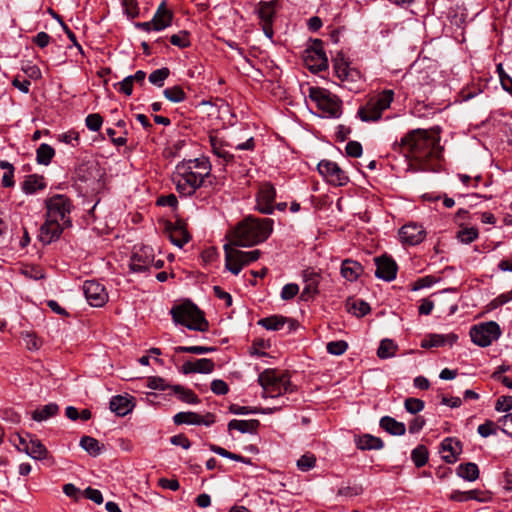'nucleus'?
Masks as SVG:
<instances>
[{
  "label": "nucleus",
  "mask_w": 512,
  "mask_h": 512,
  "mask_svg": "<svg viewBox=\"0 0 512 512\" xmlns=\"http://www.w3.org/2000/svg\"><path fill=\"white\" fill-rule=\"evenodd\" d=\"M55 155V150L52 146L42 143L36 150V160L39 164L48 165Z\"/></svg>",
  "instance_id": "43"
},
{
  "label": "nucleus",
  "mask_w": 512,
  "mask_h": 512,
  "mask_svg": "<svg viewBox=\"0 0 512 512\" xmlns=\"http://www.w3.org/2000/svg\"><path fill=\"white\" fill-rule=\"evenodd\" d=\"M299 292V286L295 283H289L284 285L281 291V298L283 300L293 299Z\"/></svg>",
  "instance_id": "58"
},
{
  "label": "nucleus",
  "mask_w": 512,
  "mask_h": 512,
  "mask_svg": "<svg viewBox=\"0 0 512 512\" xmlns=\"http://www.w3.org/2000/svg\"><path fill=\"white\" fill-rule=\"evenodd\" d=\"M69 227L70 226H65L63 222L46 217L45 222L40 228V240L44 244H50L53 241L58 240L64 229Z\"/></svg>",
  "instance_id": "16"
},
{
  "label": "nucleus",
  "mask_w": 512,
  "mask_h": 512,
  "mask_svg": "<svg viewBox=\"0 0 512 512\" xmlns=\"http://www.w3.org/2000/svg\"><path fill=\"white\" fill-rule=\"evenodd\" d=\"M133 82L129 76L125 77L122 81L114 85V87L121 93L130 96L133 92Z\"/></svg>",
  "instance_id": "61"
},
{
  "label": "nucleus",
  "mask_w": 512,
  "mask_h": 512,
  "mask_svg": "<svg viewBox=\"0 0 512 512\" xmlns=\"http://www.w3.org/2000/svg\"><path fill=\"white\" fill-rule=\"evenodd\" d=\"M274 221L270 218L248 216L234 228L231 244L236 247H251L264 242L273 231Z\"/></svg>",
  "instance_id": "3"
},
{
  "label": "nucleus",
  "mask_w": 512,
  "mask_h": 512,
  "mask_svg": "<svg viewBox=\"0 0 512 512\" xmlns=\"http://www.w3.org/2000/svg\"><path fill=\"white\" fill-rule=\"evenodd\" d=\"M334 69L341 82L354 81L355 77L359 76L358 72L350 69L346 63L336 62L334 64Z\"/></svg>",
  "instance_id": "42"
},
{
  "label": "nucleus",
  "mask_w": 512,
  "mask_h": 512,
  "mask_svg": "<svg viewBox=\"0 0 512 512\" xmlns=\"http://www.w3.org/2000/svg\"><path fill=\"white\" fill-rule=\"evenodd\" d=\"M230 148L235 150H254L255 140L252 135L248 133L247 128H240L239 130L231 131L229 139L227 140Z\"/></svg>",
  "instance_id": "17"
},
{
  "label": "nucleus",
  "mask_w": 512,
  "mask_h": 512,
  "mask_svg": "<svg viewBox=\"0 0 512 512\" xmlns=\"http://www.w3.org/2000/svg\"><path fill=\"white\" fill-rule=\"evenodd\" d=\"M309 97L317 108L327 117L338 118L341 115V100L327 90L319 87L309 89Z\"/></svg>",
  "instance_id": "8"
},
{
  "label": "nucleus",
  "mask_w": 512,
  "mask_h": 512,
  "mask_svg": "<svg viewBox=\"0 0 512 512\" xmlns=\"http://www.w3.org/2000/svg\"><path fill=\"white\" fill-rule=\"evenodd\" d=\"M356 446L360 450H379L383 448L384 443L379 437L371 434H364L355 440Z\"/></svg>",
  "instance_id": "34"
},
{
  "label": "nucleus",
  "mask_w": 512,
  "mask_h": 512,
  "mask_svg": "<svg viewBox=\"0 0 512 512\" xmlns=\"http://www.w3.org/2000/svg\"><path fill=\"white\" fill-rule=\"evenodd\" d=\"M171 390L178 396V398L188 404H198L200 399L198 396L188 388H185L181 385H173L171 386Z\"/></svg>",
  "instance_id": "40"
},
{
  "label": "nucleus",
  "mask_w": 512,
  "mask_h": 512,
  "mask_svg": "<svg viewBox=\"0 0 512 512\" xmlns=\"http://www.w3.org/2000/svg\"><path fill=\"white\" fill-rule=\"evenodd\" d=\"M122 5L125 14L129 18H136L139 16L140 11L136 0H123Z\"/></svg>",
  "instance_id": "57"
},
{
  "label": "nucleus",
  "mask_w": 512,
  "mask_h": 512,
  "mask_svg": "<svg viewBox=\"0 0 512 512\" xmlns=\"http://www.w3.org/2000/svg\"><path fill=\"white\" fill-rule=\"evenodd\" d=\"M404 406L407 412L417 414L424 409V402L418 398H407Z\"/></svg>",
  "instance_id": "55"
},
{
  "label": "nucleus",
  "mask_w": 512,
  "mask_h": 512,
  "mask_svg": "<svg viewBox=\"0 0 512 512\" xmlns=\"http://www.w3.org/2000/svg\"><path fill=\"white\" fill-rule=\"evenodd\" d=\"M173 421L176 425L189 424V425H205L211 426L215 422V416L207 413L205 416L195 412H179L174 415Z\"/></svg>",
  "instance_id": "18"
},
{
  "label": "nucleus",
  "mask_w": 512,
  "mask_h": 512,
  "mask_svg": "<svg viewBox=\"0 0 512 512\" xmlns=\"http://www.w3.org/2000/svg\"><path fill=\"white\" fill-rule=\"evenodd\" d=\"M394 99L393 90H384L377 96L370 98L364 106H361L357 115L363 122H376L381 119Z\"/></svg>",
  "instance_id": "5"
},
{
  "label": "nucleus",
  "mask_w": 512,
  "mask_h": 512,
  "mask_svg": "<svg viewBox=\"0 0 512 512\" xmlns=\"http://www.w3.org/2000/svg\"><path fill=\"white\" fill-rule=\"evenodd\" d=\"M103 123V118L98 113L89 114L85 119L87 128L93 132L98 131Z\"/></svg>",
  "instance_id": "56"
},
{
  "label": "nucleus",
  "mask_w": 512,
  "mask_h": 512,
  "mask_svg": "<svg viewBox=\"0 0 512 512\" xmlns=\"http://www.w3.org/2000/svg\"><path fill=\"white\" fill-rule=\"evenodd\" d=\"M380 427L391 435L402 436L406 432L405 424L393 417L384 416L380 419Z\"/></svg>",
  "instance_id": "33"
},
{
  "label": "nucleus",
  "mask_w": 512,
  "mask_h": 512,
  "mask_svg": "<svg viewBox=\"0 0 512 512\" xmlns=\"http://www.w3.org/2000/svg\"><path fill=\"white\" fill-rule=\"evenodd\" d=\"M80 446L83 448L90 456L96 457L100 455L104 449V445L100 444V442L90 436H83L80 439Z\"/></svg>",
  "instance_id": "39"
},
{
  "label": "nucleus",
  "mask_w": 512,
  "mask_h": 512,
  "mask_svg": "<svg viewBox=\"0 0 512 512\" xmlns=\"http://www.w3.org/2000/svg\"><path fill=\"white\" fill-rule=\"evenodd\" d=\"M286 324L288 325L289 332L295 330L297 327V322L295 320L284 317L282 315H272L266 318H262L258 321V325L271 331L281 330Z\"/></svg>",
  "instance_id": "22"
},
{
  "label": "nucleus",
  "mask_w": 512,
  "mask_h": 512,
  "mask_svg": "<svg viewBox=\"0 0 512 512\" xmlns=\"http://www.w3.org/2000/svg\"><path fill=\"white\" fill-rule=\"evenodd\" d=\"M276 197L275 187L270 182L261 183L256 195L257 210L262 214L274 212V200Z\"/></svg>",
  "instance_id": "13"
},
{
  "label": "nucleus",
  "mask_w": 512,
  "mask_h": 512,
  "mask_svg": "<svg viewBox=\"0 0 512 512\" xmlns=\"http://www.w3.org/2000/svg\"><path fill=\"white\" fill-rule=\"evenodd\" d=\"M303 280L305 286L301 293V299L307 301L319 293L320 274L312 268L305 269L303 271Z\"/></svg>",
  "instance_id": "21"
},
{
  "label": "nucleus",
  "mask_w": 512,
  "mask_h": 512,
  "mask_svg": "<svg viewBox=\"0 0 512 512\" xmlns=\"http://www.w3.org/2000/svg\"><path fill=\"white\" fill-rule=\"evenodd\" d=\"M258 381L263 388L264 397L276 398L292 391L289 377L285 374H278L274 370L262 372L258 377Z\"/></svg>",
  "instance_id": "6"
},
{
  "label": "nucleus",
  "mask_w": 512,
  "mask_h": 512,
  "mask_svg": "<svg viewBox=\"0 0 512 512\" xmlns=\"http://www.w3.org/2000/svg\"><path fill=\"white\" fill-rule=\"evenodd\" d=\"M225 267L234 275H238L242 268L259 259L261 252L259 250L242 251L224 246Z\"/></svg>",
  "instance_id": "9"
},
{
  "label": "nucleus",
  "mask_w": 512,
  "mask_h": 512,
  "mask_svg": "<svg viewBox=\"0 0 512 512\" xmlns=\"http://www.w3.org/2000/svg\"><path fill=\"white\" fill-rule=\"evenodd\" d=\"M163 94L166 99L173 103H180L186 99L184 90L178 85L166 88Z\"/></svg>",
  "instance_id": "45"
},
{
  "label": "nucleus",
  "mask_w": 512,
  "mask_h": 512,
  "mask_svg": "<svg viewBox=\"0 0 512 512\" xmlns=\"http://www.w3.org/2000/svg\"><path fill=\"white\" fill-rule=\"evenodd\" d=\"M169 238L171 242L182 248L190 240V235L181 223H177L169 230Z\"/></svg>",
  "instance_id": "35"
},
{
  "label": "nucleus",
  "mask_w": 512,
  "mask_h": 512,
  "mask_svg": "<svg viewBox=\"0 0 512 512\" xmlns=\"http://www.w3.org/2000/svg\"><path fill=\"white\" fill-rule=\"evenodd\" d=\"M210 171V164L204 158H196L179 163L173 176L177 192L182 196H191L202 186L204 179L209 176Z\"/></svg>",
  "instance_id": "2"
},
{
  "label": "nucleus",
  "mask_w": 512,
  "mask_h": 512,
  "mask_svg": "<svg viewBox=\"0 0 512 512\" xmlns=\"http://www.w3.org/2000/svg\"><path fill=\"white\" fill-rule=\"evenodd\" d=\"M440 136L425 129H415L395 142L393 149L410 160L413 171H435L441 157Z\"/></svg>",
  "instance_id": "1"
},
{
  "label": "nucleus",
  "mask_w": 512,
  "mask_h": 512,
  "mask_svg": "<svg viewBox=\"0 0 512 512\" xmlns=\"http://www.w3.org/2000/svg\"><path fill=\"white\" fill-rule=\"evenodd\" d=\"M170 42L172 45L179 48H187L191 45L189 33L187 31H180L177 34H173L170 37Z\"/></svg>",
  "instance_id": "51"
},
{
  "label": "nucleus",
  "mask_w": 512,
  "mask_h": 512,
  "mask_svg": "<svg viewBox=\"0 0 512 512\" xmlns=\"http://www.w3.org/2000/svg\"><path fill=\"white\" fill-rule=\"evenodd\" d=\"M170 70L167 67L156 69L150 73L148 80L151 84L162 87L165 80L169 77Z\"/></svg>",
  "instance_id": "47"
},
{
  "label": "nucleus",
  "mask_w": 512,
  "mask_h": 512,
  "mask_svg": "<svg viewBox=\"0 0 512 512\" xmlns=\"http://www.w3.org/2000/svg\"><path fill=\"white\" fill-rule=\"evenodd\" d=\"M45 187L46 183L44 182V178L36 174L27 176L22 185V189L26 194H34Z\"/></svg>",
  "instance_id": "38"
},
{
  "label": "nucleus",
  "mask_w": 512,
  "mask_h": 512,
  "mask_svg": "<svg viewBox=\"0 0 512 512\" xmlns=\"http://www.w3.org/2000/svg\"><path fill=\"white\" fill-rule=\"evenodd\" d=\"M134 249L129 264L130 269L133 272H144L148 270L154 262L153 249L150 246L135 247Z\"/></svg>",
  "instance_id": "15"
},
{
  "label": "nucleus",
  "mask_w": 512,
  "mask_h": 512,
  "mask_svg": "<svg viewBox=\"0 0 512 512\" xmlns=\"http://www.w3.org/2000/svg\"><path fill=\"white\" fill-rule=\"evenodd\" d=\"M83 293L88 303L93 307H102L108 301V294L105 287L95 280H87L84 282Z\"/></svg>",
  "instance_id": "14"
},
{
  "label": "nucleus",
  "mask_w": 512,
  "mask_h": 512,
  "mask_svg": "<svg viewBox=\"0 0 512 512\" xmlns=\"http://www.w3.org/2000/svg\"><path fill=\"white\" fill-rule=\"evenodd\" d=\"M411 458L416 467H423L428 461L427 448L424 445L417 446L412 450Z\"/></svg>",
  "instance_id": "46"
},
{
  "label": "nucleus",
  "mask_w": 512,
  "mask_h": 512,
  "mask_svg": "<svg viewBox=\"0 0 512 512\" xmlns=\"http://www.w3.org/2000/svg\"><path fill=\"white\" fill-rule=\"evenodd\" d=\"M326 348H327L328 353H330L332 355L339 356L346 352V350L348 348V344L343 340L331 341V342L327 343Z\"/></svg>",
  "instance_id": "53"
},
{
  "label": "nucleus",
  "mask_w": 512,
  "mask_h": 512,
  "mask_svg": "<svg viewBox=\"0 0 512 512\" xmlns=\"http://www.w3.org/2000/svg\"><path fill=\"white\" fill-rule=\"evenodd\" d=\"M215 369V363L208 358H200L196 360H188L181 366L180 371L183 374L201 373L210 374Z\"/></svg>",
  "instance_id": "23"
},
{
  "label": "nucleus",
  "mask_w": 512,
  "mask_h": 512,
  "mask_svg": "<svg viewBox=\"0 0 512 512\" xmlns=\"http://www.w3.org/2000/svg\"><path fill=\"white\" fill-rule=\"evenodd\" d=\"M346 154L350 157L358 158L362 155V145L357 141H349L345 147Z\"/></svg>",
  "instance_id": "60"
},
{
  "label": "nucleus",
  "mask_w": 512,
  "mask_h": 512,
  "mask_svg": "<svg viewBox=\"0 0 512 512\" xmlns=\"http://www.w3.org/2000/svg\"><path fill=\"white\" fill-rule=\"evenodd\" d=\"M376 271L375 276L385 281H392L396 278L397 264L388 256H381L375 258Z\"/></svg>",
  "instance_id": "20"
},
{
  "label": "nucleus",
  "mask_w": 512,
  "mask_h": 512,
  "mask_svg": "<svg viewBox=\"0 0 512 512\" xmlns=\"http://www.w3.org/2000/svg\"><path fill=\"white\" fill-rule=\"evenodd\" d=\"M458 339V336L456 334H447V335H441V334H430L421 342L422 348H432V347H440L444 346L446 344L453 345Z\"/></svg>",
  "instance_id": "30"
},
{
  "label": "nucleus",
  "mask_w": 512,
  "mask_h": 512,
  "mask_svg": "<svg viewBox=\"0 0 512 512\" xmlns=\"http://www.w3.org/2000/svg\"><path fill=\"white\" fill-rule=\"evenodd\" d=\"M364 272L363 266L352 259H345L341 263L340 274L349 282L356 281Z\"/></svg>",
  "instance_id": "26"
},
{
  "label": "nucleus",
  "mask_w": 512,
  "mask_h": 512,
  "mask_svg": "<svg viewBox=\"0 0 512 512\" xmlns=\"http://www.w3.org/2000/svg\"><path fill=\"white\" fill-rule=\"evenodd\" d=\"M441 451L443 460L452 464L457 461V457L462 451V444L459 440L451 437L445 438L441 443Z\"/></svg>",
  "instance_id": "25"
},
{
  "label": "nucleus",
  "mask_w": 512,
  "mask_h": 512,
  "mask_svg": "<svg viewBox=\"0 0 512 512\" xmlns=\"http://www.w3.org/2000/svg\"><path fill=\"white\" fill-rule=\"evenodd\" d=\"M316 465V457L314 454L307 452L303 454L296 463L297 468L302 472L313 469Z\"/></svg>",
  "instance_id": "49"
},
{
  "label": "nucleus",
  "mask_w": 512,
  "mask_h": 512,
  "mask_svg": "<svg viewBox=\"0 0 512 512\" xmlns=\"http://www.w3.org/2000/svg\"><path fill=\"white\" fill-rule=\"evenodd\" d=\"M456 473L459 477L469 482H473L479 478L478 466L473 462L460 464L457 467Z\"/></svg>",
  "instance_id": "37"
},
{
  "label": "nucleus",
  "mask_w": 512,
  "mask_h": 512,
  "mask_svg": "<svg viewBox=\"0 0 512 512\" xmlns=\"http://www.w3.org/2000/svg\"><path fill=\"white\" fill-rule=\"evenodd\" d=\"M501 336L500 326L494 322H484L474 325L470 329V337L474 344L487 347Z\"/></svg>",
  "instance_id": "10"
},
{
  "label": "nucleus",
  "mask_w": 512,
  "mask_h": 512,
  "mask_svg": "<svg viewBox=\"0 0 512 512\" xmlns=\"http://www.w3.org/2000/svg\"><path fill=\"white\" fill-rule=\"evenodd\" d=\"M317 168L326 181L334 186H344L349 182L348 176L336 162L322 160Z\"/></svg>",
  "instance_id": "12"
},
{
  "label": "nucleus",
  "mask_w": 512,
  "mask_h": 512,
  "mask_svg": "<svg viewBox=\"0 0 512 512\" xmlns=\"http://www.w3.org/2000/svg\"><path fill=\"white\" fill-rule=\"evenodd\" d=\"M211 390L216 395H225L229 391L227 383L221 379H215L211 382Z\"/></svg>",
  "instance_id": "63"
},
{
  "label": "nucleus",
  "mask_w": 512,
  "mask_h": 512,
  "mask_svg": "<svg viewBox=\"0 0 512 512\" xmlns=\"http://www.w3.org/2000/svg\"><path fill=\"white\" fill-rule=\"evenodd\" d=\"M176 353H192L197 355H202L210 352H214L216 350L215 347H206V346H177L174 348Z\"/></svg>",
  "instance_id": "50"
},
{
  "label": "nucleus",
  "mask_w": 512,
  "mask_h": 512,
  "mask_svg": "<svg viewBox=\"0 0 512 512\" xmlns=\"http://www.w3.org/2000/svg\"><path fill=\"white\" fill-rule=\"evenodd\" d=\"M84 495L87 499L95 502L96 504L103 503V495L100 490L88 487L84 490Z\"/></svg>",
  "instance_id": "64"
},
{
  "label": "nucleus",
  "mask_w": 512,
  "mask_h": 512,
  "mask_svg": "<svg viewBox=\"0 0 512 512\" xmlns=\"http://www.w3.org/2000/svg\"><path fill=\"white\" fill-rule=\"evenodd\" d=\"M279 7V0L260 1L257 4L256 12L261 22H273L275 13Z\"/></svg>",
  "instance_id": "29"
},
{
  "label": "nucleus",
  "mask_w": 512,
  "mask_h": 512,
  "mask_svg": "<svg viewBox=\"0 0 512 512\" xmlns=\"http://www.w3.org/2000/svg\"><path fill=\"white\" fill-rule=\"evenodd\" d=\"M110 409L117 416H125L132 411L133 404L130 399L122 395L113 396L110 400Z\"/></svg>",
  "instance_id": "31"
},
{
  "label": "nucleus",
  "mask_w": 512,
  "mask_h": 512,
  "mask_svg": "<svg viewBox=\"0 0 512 512\" xmlns=\"http://www.w3.org/2000/svg\"><path fill=\"white\" fill-rule=\"evenodd\" d=\"M362 492H363V488L361 485L356 484V483H353V484L347 483V484L339 487V489L337 491V495L346 497V498H352V497L362 494Z\"/></svg>",
  "instance_id": "48"
},
{
  "label": "nucleus",
  "mask_w": 512,
  "mask_h": 512,
  "mask_svg": "<svg viewBox=\"0 0 512 512\" xmlns=\"http://www.w3.org/2000/svg\"><path fill=\"white\" fill-rule=\"evenodd\" d=\"M46 217L72 226L71 212L74 209L72 200L64 194H54L45 200Z\"/></svg>",
  "instance_id": "7"
},
{
  "label": "nucleus",
  "mask_w": 512,
  "mask_h": 512,
  "mask_svg": "<svg viewBox=\"0 0 512 512\" xmlns=\"http://www.w3.org/2000/svg\"><path fill=\"white\" fill-rule=\"evenodd\" d=\"M260 422L257 419L237 420L233 419L228 423V430H237L240 433H256Z\"/></svg>",
  "instance_id": "32"
},
{
  "label": "nucleus",
  "mask_w": 512,
  "mask_h": 512,
  "mask_svg": "<svg viewBox=\"0 0 512 512\" xmlns=\"http://www.w3.org/2000/svg\"><path fill=\"white\" fill-rule=\"evenodd\" d=\"M147 386L150 388V389H154V390H166L168 388L171 389V386H169L168 384H166L165 380L161 377H150L148 378L147 380Z\"/></svg>",
  "instance_id": "62"
},
{
  "label": "nucleus",
  "mask_w": 512,
  "mask_h": 512,
  "mask_svg": "<svg viewBox=\"0 0 512 512\" xmlns=\"http://www.w3.org/2000/svg\"><path fill=\"white\" fill-rule=\"evenodd\" d=\"M426 236V232L421 225L409 223L399 230V238L402 243L407 245H417L421 243Z\"/></svg>",
  "instance_id": "19"
},
{
  "label": "nucleus",
  "mask_w": 512,
  "mask_h": 512,
  "mask_svg": "<svg viewBox=\"0 0 512 512\" xmlns=\"http://www.w3.org/2000/svg\"><path fill=\"white\" fill-rule=\"evenodd\" d=\"M478 237V230L476 228H464L460 230L457 234V238L460 242L469 244L473 242Z\"/></svg>",
  "instance_id": "52"
},
{
  "label": "nucleus",
  "mask_w": 512,
  "mask_h": 512,
  "mask_svg": "<svg viewBox=\"0 0 512 512\" xmlns=\"http://www.w3.org/2000/svg\"><path fill=\"white\" fill-rule=\"evenodd\" d=\"M59 411V406L55 403H49L35 409L32 413V419L37 422L46 421L55 416Z\"/></svg>",
  "instance_id": "36"
},
{
  "label": "nucleus",
  "mask_w": 512,
  "mask_h": 512,
  "mask_svg": "<svg viewBox=\"0 0 512 512\" xmlns=\"http://www.w3.org/2000/svg\"><path fill=\"white\" fill-rule=\"evenodd\" d=\"M398 346L390 339H383L377 350V356L381 359L391 358L395 355Z\"/></svg>",
  "instance_id": "44"
},
{
  "label": "nucleus",
  "mask_w": 512,
  "mask_h": 512,
  "mask_svg": "<svg viewBox=\"0 0 512 512\" xmlns=\"http://www.w3.org/2000/svg\"><path fill=\"white\" fill-rule=\"evenodd\" d=\"M209 142L213 153L223 159L225 163H230L234 160V155L230 152V145L227 140L220 138L217 135H210Z\"/></svg>",
  "instance_id": "24"
},
{
  "label": "nucleus",
  "mask_w": 512,
  "mask_h": 512,
  "mask_svg": "<svg viewBox=\"0 0 512 512\" xmlns=\"http://www.w3.org/2000/svg\"><path fill=\"white\" fill-rule=\"evenodd\" d=\"M497 73L503 89L512 94V78L504 71L501 63L497 65Z\"/></svg>",
  "instance_id": "54"
},
{
  "label": "nucleus",
  "mask_w": 512,
  "mask_h": 512,
  "mask_svg": "<svg viewBox=\"0 0 512 512\" xmlns=\"http://www.w3.org/2000/svg\"><path fill=\"white\" fill-rule=\"evenodd\" d=\"M173 13L166 7L163 1L157 8L152 20L154 23V31H162L169 27L172 23Z\"/></svg>",
  "instance_id": "27"
},
{
  "label": "nucleus",
  "mask_w": 512,
  "mask_h": 512,
  "mask_svg": "<svg viewBox=\"0 0 512 512\" xmlns=\"http://www.w3.org/2000/svg\"><path fill=\"white\" fill-rule=\"evenodd\" d=\"M170 314L175 324L185 326L189 330L204 332L208 330V322L202 311L191 301L174 305Z\"/></svg>",
  "instance_id": "4"
},
{
  "label": "nucleus",
  "mask_w": 512,
  "mask_h": 512,
  "mask_svg": "<svg viewBox=\"0 0 512 512\" xmlns=\"http://www.w3.org/2000/svg\"><path fill=\"white\" fill-rule=\"evenodd\" d=\"M512 409V396H501L497 399L495 410L498 412H507Z\"/></svg>",
  "instance_id": "59"
},
{
  "label": "nucleus",
  "mask_w": 512,
  "mask_h": 512,
  "mask_svg": "<svg viewBox=\"0 0 512 512\" xmlns=\"http://www.w3.org/2000/svg\"><path fill=\"white\" fill-rule=\"evenodd\" d=\"M303 59L306 67L312 72H320L328 68V58L321 40H315L313 45L305 50Z\"/></svg>",
  "instance_id": "11"
},
{
  "label": "nucleus",
  "mask_w": 512,
  "mask_h": 512,
  "mask_svg": "<svg viewBox=\"0 0 512 512\" xmlns=\"http://www.w3.org/2000/svg\"><path fill=\"white\" fill-rule=\"evenodd\" d=\"M347 310L349 313L357 316V317H363L367 315L371 308L369 304L361 299L356 300H349L347 302Z\"/></svg>",
  "instance_id": "41"
},
{
  "label": "nucleus",
  "mask_w": 512,
  "mask_h": 512,
  "mask_svg": "<svg viewBox=\"0 0 512 512\" xmlns=\"http://www.w3.org/2000/svg\"><path fill=\"white\" fill-rule=\"evenodd\" d=\"M18 450L24 451L28 456L35 460H44L49 458V452L44 444L36 437H30L29 443L23 448Z\"/></svg>",
  "instance_id": "28"
}]
</instances>
